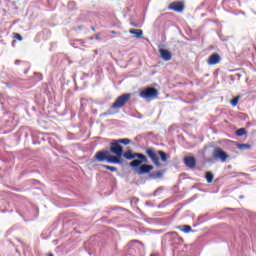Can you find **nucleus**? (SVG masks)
<instances>
[{"label":"nucleus","mask_w":256,"mask_h":256,"mask_svg":"<svg viewBox=\"0 0 256 256\" xmlns=\"http://www.w3.org/2000/svg\"><path fill=\"white\" fill-rule=\"evenodd\" d=\"M121 143H123V145H129L131 140L128 138L112 140L110 143V151H98L94 155V161H98L99 163L106 161L107 163H112L114 165L123 163V160H121L123 157V146H121Z\"/></svg>","instance_id":"nucleus-1"},{"label":"nucleus","mask_w":256,"mask_h":256,"mask_svg":"<svg viewBox=\"0 0 256 256\" xmlns=\"http://www.w3.org/2000/svg\"><path fill=\"white\" fill-rule=\"evenodd\" d=\"M146 155L149 157V159L152 161V163L155 164L156 167H161L160 159L163 163H167V153L159 150L158 152H155V148H148L145 151Z\"/></svg>","instance_id":"nucleus-2"},{"label":"nucleus","mask_w":256,"mask_h":256,"mask_svg":"<svg viewBox=\"0 0 256 256\" xmlns=\"http://www.w3.org/2000/svg\"><path fill=\"white\" fill-rule=\"evenodd\" d=\"M129 99H131V94H122L119 96L115 102L111 105V109L114 111H119L122 107H125V104L129 103Z\"/></svg>","instance_id":"nucleus-3"},{"label":"nucleus","mask_w":256,"mask_h":256,"mask_svg":"<svg viewBox=\"0 0 256 256\" xmlns=\"http://www.w3.org/2000/svg\"><path fill=\"white\" fill-rule=\"evenodd\" d=\"M122 156L128 161H131L132 159H142L145 163H149V159H147V156H145V154L133 153L131 150L124 152Z\"/></svg>","instance_id":"nucleus-4"},{"label":"nucleus","mask_w":256,"mask_h":256,"mask_svg":"<svg viewBox=\"0 0 256 256\" xmlns=\"http://www.w3.org/2000/svg\"><path fill=\"white\" fill-rule=\"evenodd\" d=\"M159 92L155 88L148 87L140 92L142 99H155L158 97Z\"/></svg>","instance_id":"nucleus-5"},{"label":"nucleus","mask_w":256,"mask_h":256,"mask_svg":"<svg viewBox=\"0 0 256 256\" xmlns=\"http://www.w3.org/2000/svg\"><path fill=\"white\" fill-rule=\"evenodd\" d=\"M213 158L220 159V161H222V163H225V161H227V159H229V155H227V153L225 151H223V149L216 147L213 151Z\"/></svg>","instance_id":"nucleus-6"},{"label":"nucleus","mask_w":256,"mask_h":256,"mask_svg":"<svg viewBox=\"0 0 256 256\" xmlns=\"http://www.w3.org/2000/svg\"><path fill=\"white\" fill-rule=\"evenodd\" d=\"M169 11H175L176 13H183L185 10V4L183 2H172L168 6Z\"/></svg>","instance_id":"nucleus-7"},{"label":"nucleus","mask_w":256,"mask_h":256,"mask_svg":"<svg viewBox=\"0 0 256 256\" xmlns=\"http://www.w3.org/2000/svg\"><path fill=\"white\" fill-rule=\"evenodd\" d=\"M184 165L189 169H195V167H197V159L193 156H186L184 158Z\"/></svg>","instance_id":"nucleus-8"},{"label":"nucleus","mask_w":256,"mask_h":256,"mask_svg":"<svg viewBox=\"0 0 256 256\" xmlns=\"http://www.w3.org/2000/svg\"><path fill=\"white\" fill-rule=\"evenodd\" d=\"M207 63L208 65H218V63H221V56L217 53H213L209 56Z\"/></svg>","instance_id":"nucleus-9"},{"label":"nucleus","mask_w":256,"mask_h":256,"mask_svg":"<svg viewBox=\"0 0 256 256\" xmlns=\"http://www.w3.org/2000/svg\"><path fill=\"white\" fill-rule=\"evenodd\" d=\"M159 53L163 61H171L173 58V54H171V52L167 49L160 48Z\"/></svg>","instance_id":"nucleus-10"},{"label":"nucleus","mask_w":256,"mask_h":256,"mask_svg":"<svg viewBox=\"0 0 256 256\" xmlns=\"http://www.w3.org/2000/svg\"><path fill=\"white\" fill-rule=\"evenodd\" d=\"M151 171H153V165L144 164L138 169L137 173L138 175H143L145 173H151Z\"/></svg>","instance_id":"nucleus-11"},{"label":"nucleus","mask_w":256,"mask_h":256,"mask_svg":"<svg viewBox=\"0 0 256 256\" xmlns=\"http://www.w3.org/2000/svg\"><path fill=\"white\" fill-rule=\"evenodd\" d=\"M129 33L131 35H135L137 39H140V37H143V30L141 29H130Z\"/></svg>","instance_id":"nucleus-12"},{"label":"nucleus","mask_w":256,"mask_h":256,"mask_svg":"<svg viewBox=\"0 0 256 256\" xmlns=\"http://www.w3.org/2000/svg\"><path fill=\"white\" fill-rule=\"evenodd\" d=\"M179 229L183 233H191V231H193V228H191V226H189V225H182L179 227Z\"/></svg>","instance_id":"nucleus-13"},{"label":"nucleus","mask_w":256,"mask_h":256,"mask_svg":"<svg viewBox=\"0 0 256 256\" xmlns=\"http://www.w3.org/2000/svg\"><path fill=\"white\" fill-rule=\"evenodd\" d=\"M142 163H147V162L143 161L142 159L133 160L132 162H130V167H140Z\"/></svg>","instance_id":"nucleus-14"},{"label":"nucleus","mask_w":256,"mask_h":256,"mask_svg":"<svg viewBox=\"0 0 256 256\" xmlns=\"http://www.w3.org/2000/svg\"><path fill=\"white\" fill-rule=\"evenodd\" d=\"M205 177H206L207 183H213V179H214L213 173H211V172H206Z\"/></svg>","instance_id":"nucleus-15"},{"label":"nucleus","mask_w":256,"mask_h":256,"mask_svg":"<svg viewBox=\"0 0 256 256\" xmlns=\"http://www.w3.org/2000/svg\"><path fill=\"white\" fill-rule=\"evenodd\" d=\"M239 99H241V96H236V97H234L232 100H231V105L233 106V107H237V105H238V103H239Z\"/></svg>","instance_id":"nucleus-16"},{"label":"nucleus","mask_w":256,"mask_h":256,"mask_svg":"<svg viewBox=\"0 0 256 256\" xmlns=\"http://www.w3.org/2000/svg\"><path fill=\"white\" fill-rule=\"evenodd\" d=\"M104 169H107L108 171H112V173H115L117 171V167L109 166V165H102Z\"/></svg>","instance_id":"nucleus-17"},{"label":"nucleus","mask_w":256,"mask_h":256,"mask_svg":"<svg viewBox=\"0 0 256 256\" xmlns=\"http://www.w3.org/2000/svg\"><path fill=\"white\" fill-rule=\"evenodd\" d=\"M245 133H246L245 128H240V129H238V130L236 131V135H237L238 137H243V135H245Z\"/></svg>","instance_id":"nucleus-18"},{"label":"nucleus","mask_w":256,"mask_h":256,"mask_svg":"<svg viewBox=\"0 0 256 256\" xmlns=\"http://www.w3.org/2000/svg\"><path fill=\"white\" fill-rule=\"evenodd\" d=\"M14 39H17V41H23V36L19 33H14Z\"/></svg>","instance_id":"nucleus-19"},{"label":"nucleus","mask_w":256,"mask_h":256,"mask_svg":"<svg viewBox=\"0 0 256 256\" xmlns=\"http://www.w3.org/2000/svg\"><path fill=\"white\" fill-rule=\"evenodd\" d=\"M130 25H131L132 27H137V24L134 23V22H131Z\"/></svg>","instance_id":"nucleus-20"},{"label":"nucleus","mask_w":256,"mask_h":256,"mask_svg":"<svg viewBox=\"0 0 256 256\" xmlns=\"http://www.w3.org/2000/svg\"><path fill=\"white\" fill-rule=\"evenodd\" d=\"M156 175H158V177H161L163 174L160 171H158L156 172Z\"/></svg>","instance_id":"nucleus-21"},{"label":"nucleus","mask_w":256,"mask_h":256,"mask_svg":"<svg viewBox=\"0 0 256 256\" xmlns=\"http://www.w3.org/2000/svg\"><path fill=\"white\" fill-rule=\"evenodd\" d=\"M19 63H21V60H16L15 61V65H19Z\"/></svg>","instance_id":"nucleus-22"},{"label":"nucleus","mask_w":256,"mask_h":256,"mask_svg":"<svg viewBox=\"0 0 256 256\" xmlns=\"http://www.w3.org/2000/svg\"><path fill=\"white\" fill-rule=\"evenodd\" d=\"M47 256H55L53 253H48Z\"/></svg>","instance_id":"nucleus-23"},{"label":"nucleus","mask_w":256,"mask_h":256,"mask_svg":"<svg viewBox=\"0 0 256 256\" xmlns=\"http://www.w3.org/2000/svg\"><path fill=\"white\" fill-rule=\"evenodd\" d=\"M111 33H112V35H115L116 32H115V30H112Z\"/></svg>","instance_id":"nucleus-24"},{"label":"nucleus","mask_w":256,"mask_h":256,"mask_svg":"<svg viewBox=\"0 0 256 256\" xmlns=\"http://www.w3.org/2000/svg\"><path fill=\"white\" fill-rule=\"evenodd\" d=\"M242 147H249V145H247V144H244V145H242Z\"/></svg>","instance_id":"nucleus-25"},{"label":"nucleus","mask_w":256,"mask_h":256,"mask_svg":"<svg viewBox=\"0 0 256 256\" xmlns=\"http://www.w3.org/2000/svg\"><path fill=\"white\" fill-rule=\"evenodd\" d=\"M92 31H95V28H92Z\"/></svg>","instance_id":"nucleus-26"}]
</instances>
